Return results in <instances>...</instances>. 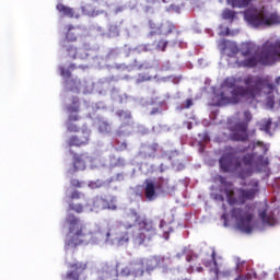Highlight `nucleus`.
I'll return each instance as SVG.
<instances>
[{
  "label": "nucleus",
  "instance_id": "31",
  "mask_svg": "<svg viewBox=\"0 0 280 280\" xmlns=\"http://www.w3.org/2000/svg\"><path fill=\"white\" fill-rule=\"evenodd\" d=\"M253 51H255V45H253V44H245L241 48V54H242V56H244V58L250 56L253 54Z\"/></svg>",
  "mask_w": 280,
  "mask_h": 280
},
{
  "label": "nucleus",
  "instance_id": "11",
  "mask_svg": "<svg viewBox=\"0 0 280 280\" xmlns=\"http://www.w3.org/2000/svg\"><path fill=\"white\" fill-rule=\"evenodd\" d=\"M85 207H89V211H104V209H112L115 211L117 206L113 201H108L102 197H95L94 199H88Z\"/></svg>",
  "mask_w": 280,
  "mask_h": 280
},
{
  "label": "nucleus",
  "instance_id": "39",
  "mask_svg": "<svg viewBox=\"0 0 280 280\" xmlns=\"http://www.w3.org/2000/svg\"><path fill=\"white\" fill-rule=\"evenodd\" d=\"M168 42L165 39H160L156 46V49H159V51H165V49L167 48Z\"/></svg>",
  "mask_w": 280,
  "mask_h": 280
},
{
  "label": "nucleus",
  "instance_id": "16",
  "mask_svg": "<svg viewBox=\"0 0 280 280\" xmlns=\"http://www.w3.org/2000/svg\"><path fill=\"white\" fill-rule=\"evenodd\" d=\"M66 51L68 58H70L71 60H84L89 58V52L86 51V48L77 47L73 44H67Z\"/></svg>",
  "mask_w": 280,
  "mask_h": 280
},
{
  "label": "nucleus",
  "instance_id": "18",
  "mask_svg": "<svg viewBox=\"0 0 280 280\" xmlns=\"http://www.w3.org/2000/svg\"><path fill=\"white\" fill-rule=\"evenodd\" d=\"M120 275L121 277H143L141 262H138L137 260L131 262L129 266L121 269Z\"/></svg>",
  "mask_w": 280,
  "mask_h": 280
},
{
  "label": "nucleus",
  "instance_id": "22",
  "mask_svg": "<svg viewBox=\"0 0 280 280\" xmlns=\"http://www.w3.org/2000/svg\"><path fill=\"white\" fill-rule=\"evenodd\" d=\"M86 159H89V154H73V167L75 171L78 170H86Z\"/></svg>",
  "mask_w": 280,
  "mask_h": 280
},
{
  "label": "nucleus",
  "instance_id": "49",
  "mask_svg": "<svg viewBox=\"0 0 280 280\" xmlns=\"http://www.w3.org/2000/svg\"><path fill=\"white\" fill-rule=\"evenodd\" d=\"M187 271L191 275L194 272V266L188 267Z\"/></svg>",
  "mask_w": 280,
  "mask_h": 280
},
{
  "label": "nucleus",
  "instance_id": "50",
  "mask_svg": "<svg viewBox=\"0 0 280 280\" xmlns=\"http://www.w3.org/2000/svg\"><path fill=\"white\" fill-rule=\"evenodd\" d=\"M276 84L279 86V84H280V77L276 78Z\"/></svg>",
  "mask_w": 280,
  "mask_h": 280
},
{
  "label": "nucleus",
  "instance_id": "21",
  "mask_svg": "<svg viewBox=\"0 0 280 280\" xmlns=\"http://www.w3.org/2000/svg\"><path fill=\"white\" fill-rule=\"evenodd\" d=\"M82 33V28L73 25L68 26V31L66 33V40L68 44L75 43L78 40V37Z\"/></svg>",
  "mask_w": 280,
  "mask_h": 280
},
{
  "label": "nucleus",
  "instance_id": "51",
  "mask_svg": "<svg viewBox=\"0 0 280 280\" xmlns=\"http://www.w3.org/2000/svg\"><path fill=\"white\" fill-rule=\"evenodd\" d=\"M258 161L261 163V161H264V155H259Z\"/></svg>",
  "mask_w": 280,
  "mask_h": 280
},
{
  "label": "nucleus",
  "instance_id": "55",
  "mask_svg": "<svg viewBox=\"0 0 280 280\" xmlns=\"http://www.w3.org/2000/svg\"><path fill=\"white\" fill-rule=\"evenodd\" d=\"M265 165H268V161H265V163H264Z\"/></svg>",
  "mask_w": 280,
  "mask_h": 280
},
{
  "label": "nucleus",
  "instance_id": "32",
  "mask_svg": "<svg viewBox=\"0 0 280 280\" xmlns=\"http://www.w3.org/2000/svg\"><path fill=\"white\" fill-rule=\"evenodd\" d=\"M98 131L102 132L103 135H108L109 132L113 131V127L107 121H101L98 124Z\"/></svg>",
  "mask_w": 280,
  "mask_h": 280
},
{
  "label": "nucleus",
  "instance_id": "3",
  "mask_svg": "<svg viewBox=\"0 0 280 280\" xmlns=\"http://www.w3.org/2000/svg\"><path fill=\"white\" fill-rule=\"evenodd\" d=\"M137 224L138 232L133 235L136 246H145L156 235L154 222L145 214L141 215L137 209H130L124 217L125 229H132Z\"/></svg>",
  "mask_w": 280,
  "mask_h": 280
},
{
  "label": "nucleus",
  "instance_id": "48",
  "mask_svg": "<svg viewBox=\"0 0 280 280\" xmlns=\"http://www.w3.org/2000/svg\"><path fill=\"white\" fill-rule=\"evenodd\" d=\"M255 144H256V145H259L260 148L264 147V142H259V141H258V142H256ZM255 144L253 145V148H255Z\"/></svg>",
  "mask_w": 280,
  "mask_h": 280
},
{
  "label": "nucleus",
  "instance_id": "41",
  "mask_svg": "<svg viewBox=\"0 0 280 280\" xmlns=\"http://www.w3.org/2000/svg\"><path fill=\"white\" fill-rule=\"evenodd\" d=\"M229 40H226V39H222L221 40V47H223V51H226V47H228V45H229Z\"/></svg>",
  "mask_w": 280,
  "mask_h": 280
},
{
  "label": "nucleus",
  "instance_id": "7",
  "mask_svg": "<svg viewBox=\"0 0 280 280\" xmlns=\"http://www.w3.org/2000/svg\"><path fill=\"white\" fill-rule=\"evenodd\" d=\"M245 21L252 27H272V25H280V15L270 13L264 9H249L245 11Z\"/></svg>",
  "mask_w": 280,
  "mask_h": 280
},
{
  "label": "nucleus",
  "instance_id": "44",
  "mask_svg": "<svg viewBox=\"0 0 280 280\" xmlns=\"http://www.w3.org/2000/svg\"><path fill=\"white\" fill-rule=\"evenodd\" d=\"M250 279L248 276H238L235 278V280H248Z\"/></svg>",
  "mask_w": 280,
  "mask_h": 280
},
{
  "label": "nucleus",
  "instance_id": "4",
  "mask_svg": "<svg viewBox=\"0 0 280 280\" xmlns=\"http://www.w3.org/2000/svg\"><path fill=\"white\" fill-rule=\"evenodd\" d=\"M280 60V40L265 42L260 47V52L258 56L253 55L245 60H237L236 65L243 67L244 69H255L257 65H262L264 67H270L275 62Z\"/></svg>",
  "mask_w": 280,
  "mask_h": 280
},
{
  "label": "nucleus",
  "instance_id": "40",
  "mask_svg": "<svg viewBox=\"0 0 280 280\" xmlns=\"http://www.w3.org/2000/svg\"><path fill=\"white\" fill-rule=\"evenodd\" d=\"M90 187H91V189H100V187H102V183H101L100 180H97V182H92V183L90 184Z\"/></svg>",
  "mask_w": 280,
  "mask_h": 280
},
{
  "label": "nucleus",
  "instance_id": "46",
  "mask_svg": "<svg viewBox=\"0 0 280 280\" xmlns=\"http://www.w3.org/2000/svg\"><path fill=\"white\" fill-rule=\"evenodd\" d=\"M198 145H199V152H205V144L202 142H199Z\"/></svg>",
  "mask_w": 280,
  "mask_h": 280
},
{
  "label": "nucleus",
  "instance_id": "20",
  "mask_svg": "<svg viewBox=\"0 0 280 280\" xmlns=\"http://www.w3.org/2000/svg\"><path fill=\"white\" fill-rule=\"evenodd\" d=\"M82 119L78 114H69L68 119L66 121V127L68 132H80V127L75 124V121H80Z\"/></svg>",
  "mask_w": 280,
  "mask_h": 280
},
{
  "label": "nucleus",
  "instance_id": "23",
  "mask_svg": "<svg viewBox=\"0 0 280 280\" xmlns=\"http://www.w3.org/2000/svg\"><path fill=\"white\" fill-rule=\"evenodd\" d=\"M257 126L261 132L272 135V131L270 130L272 128V118H262L260 121H258Z\"/></svg>",
  "mask_w": 280,
  "mask_h": 280
},
{
  "label": "nucleus",
  "instance_id": "2",
  "mask_svg": "<svg viewBox=\"0 0 280 280\" xmlns=\"http://www.w3.org/2000/svg\"><path fill=\"white\" fill-rule=\"evenodd\" d=\"M244 82L245 86H237L240 82ZM261 86H264V80L260 77H255L249 74L242 79L235 77H228L223 81L224 89H233L231 91V96H226L224 92L220 93V98L218 100L217 106H226V104H240L243 97H255L256 91H261Z\"/></svg>",
  "mask_w": 280,
  "mask_h": 280
},
{
  "label": "nucleus",
  "instance_id": "45",
  "mask_svg": "<svg viewBox=\"0 0 280 280\" xmlns=\"http://www.w3.org/2000/svg\"><path fill=\"white\" fill-rule=\"evenodd\" d=\"M215 200H220L221 202H224V196L215 195Z\"/></svg>",
  "mask_w": 280,
  "mask_h": 280
},
{
  "label": "nucleus",
  "instance_id": "42",
  "mask_svg": "<svg viewBox=\"0 0 280 280\" xmlns=\"http://www.w3.org/2000/svg\"><path fill=\"white\" fill-rule=\"evenodd\" d=\"M71 186L72 187H81L80 182L78 179H72L71 180Z\"/></svg>",
  "mask_w": 280,
  "mask_h": 280
},
{
  "label": "nucleus",
  "instance_id": "34",
  "mask_svg": "<svg viewBox=\"0 0 280 280\" xmlns=\"http://www.w3.org/2000/svg\"><path fill=\"white\" fill-rule=\"evenodd\" d=\"M160 229H162L165 240H168L170 238V232L172 231V228H170V224H167V222L162 220L160 222Z\"/></svg>",
  "mask_w": 280,
  "mask_h": 280
},
{
  "label": "nucleus",
  "instance_id": "17",
  "mask_svg": "<svg viewBox=\"0 0 280 280\" xmlns=\"http://www.w3.org/2000/svg\"><path fill=\"white\" fill-rule=\"evenodd\" d=\"M71 270L66 273L65 279L67 280H80V276L86 270V264L74 262L70 265Z\"/></svg>",
  "mask_w": 280,
  "mask_h": 280
},
{
  "label": "nucleus",
  "instance_id": "19",
  "mask_svg": "<svg viewBox=\"0 0 280 280\" xmlns=\"http://www.w3.org/2000/svg\"><path fill=\"white\" fill-rule=\"evenodd\" d=\"M144 185V196L147 200L150 202H152V200H156V189H159L156 183L152 182V179H145Z\"/></svg>",
  "mask_w": 280,
  "mask_h": 280
},
{
  "label": "nucleus",
  "instance_id": "28",
  "mask_svg": "<svg viewBox=\"0 0 280 280\" xmlns=\"http://www.w3.org/2000/svg\"><path fill=\"white\" fill-rule=\"evenodd\" d=\"M69 209L74 213H84V209L89 211V206H86V201H83V203H70Z\"/></svg>",
  "mask_w": 280,
  "mask_h": 280
},
{
  "label": "nucleus",
  "instance_id": "53",
  "mask_svg": "<svg viewBox=\"0 0 280 280\" xmlns=\"http://www.w3.org/2000/svg\"><path fill=\"white\" fill-rule=\"evenodd\" d=\"M197 272H202V267H197Z\"/></svg>",
  "mask_w": 280,
  "mask_h": 280
},
{
  "label": "nucleus",
  "instance_id": "38",
  "mask_svg": "<svg viewBox=\"0 0 280 280\" xmlns=\"http://www.w3.org/2000/svg\"><path fill=\"white\" fill-rule=\"evenodd\" d=\"M194 106V100L187 98L179 107L180 110L189 109Z\"/></svg>",
  "mask_w": 280,
  "mask_h": 280
},
{
  "label": "nucleus",
  "instance_id": "14",
  "mask_svg": "<svg viewBox=\"0 0 280 280\" xmlns=\"http://www.w3.org/2000/svg\"><path fill=\"white\" fill-rule=\"evenodd\" d=\"M115 233L112 236V244H117L118 246H124L130 242V237H135V232L130 229H127L125 231H120L119 229H114Z\"/></svg>",
  "mask_w": 280,
  "mask_h": 280
},
{
  "label": "nucleus",
  "instance_id": "13",
  "mask_svg": "<svg viewBox=\"0 0 280 280\" xmlns=\"http://www.w3.org/2000/svg\"><path fill=\"white\" fill-rule=\"evenodd\" d=\"M138 264H141L140 270H142V277L144 272L152 275L156 268L161 266L162 258L159 256H151L149 258H141L137 260Z\"/></svg>",
  "mask_w": 280,
  "mask_h": 280
},
{
  "label": "nucleus",
  "instance_id": "6",
  "mask_svg": "<svg viewBox=\"0 0 280 280\" xmlns=\"http://www.w3.org/2000/svg\"><path fill=\"white\" fill-rule=\"evenodd\" d=\"M221 184L220 191L225 194L229 205H245L247 200H253L257 194V189H243L236 190L237 197H235V191L233 190V184L226 180V177L219 176Z\"/></svg>",
  "mask_w": 280,
  "mask_h": 280
},
{
  "label": "nucleus",
  "instance_id": "26",
  "mask_svg": "<svg viewBox=\"0 0 280 280\" xmlns=\"http://www.w3.org/2000/svg\"><path fill=\"white\" fill-rule=\"evenodd\" d=\"M117 117L122 121L120 128H125V126H130V120L132 119V115L124 109L118 110L116 113Z\"/></svg>",
  "mask_w": 280,
  "mask_h": 280
},
{
  "label": "nucleus",
  "instance_id": "24",
  "mask_svg": "<svg viewBox=\"0 0 280 280\" xmlns=\"http://www.w3.org/2000/svg\"><path fill=\"white\" fill-rule=\"evenodd\" d=\"M203 266H206V268H211V266H214V268H212L211 270L213 271L214 276L219 277L220 275V268H218V260H215V250L212 252L211 254V259L210 260H203Z\"/></svg>",
  "mask_w": 280,
  "mask_h": 280
},
{
  "label": "nucleus",
  "instance_id": "54",
  "mask_svg": "<svg viewBox=\"0 0 280 280\" xmlns=\"http://www.w3.org/2000/svg\"><path fill=\"white\" fill-rule=\"evenodd\" d=\"M79 69H86V67H84V66H79Z\"/></svg>",
  "mask_w": 280,
  "mask_h": 280
},
{
  "label": "nucleus",
  "instance_id": "33",
  "mask_svg": "<svg viewBox=\"0 0 280 280\" xmlns=\"http://www.w3.org/2000/svg\"><path fill=\"white\" fill-rule=\"evenodd\" d=\"M74 69H78L77 65L75 63H71L69 66V69H65V67H61L60 68V75L62 78H70L71 77V71H74Z\"/></svg>",
  "mask_w": 280,
  "mask_h": 280
},
{
  "label": "nucleus",
  "instance_id": "15",
  "mask_svg": "<svg viewBox=\"0 0 280 280\" xmlns=\"http://www.w3.org/2000/svg\"><path fill=\"white\" fill-rule=\"evenodd\" d=\"M97 280H119V271L115 266L105 262L98 271Z\"/></svg>",
  "mask_w": 280,
  "mask_h": 280
},
{
  "label": "nucleus",
  "instance_id": "10",
  "mask_svg": "<svg viewBox=\"0 0 280 280\" xmlns=\"http://www.w3.org/2000/svg\"><path fill=\"white\" fill-rule=\"evenodd\" d=\"M149 37L152 38V36H170L174 30H176V25L174 23L166 21L161 23L160 25H156V23L150 21L149 22Z\"/></svg>",
  "mask_w": 280,
  "mask_h": 280
},
{
  "label": "nucleus",
  "instance_id": "1",
  "mask_svg": "<svg viewBox=\"0 0 280 280\" xmlns=\"http://www.w3.org/2000/svg\"><path fill=\"white\" fill-rule=\"evenodd\" d=\"M69 224V232L67 235L66 246H80V244H113V235H115V228L105 226L98 228L94 232H90L86 225L82 223L80 218L70 213L66 218Z\"/></svg>",
  "mask_w": 280,
  "mask_h": 280
},
{
  "label": "nucleus",
  "instance_id": "30",
  "mask_svg": "<svg viewBox=\"0 0 280 280\" xmlns=\"http://www.w3.org/2000/svg\"><path fill=\"white\" fill-rule=\"evenodd\" d=\"M232 8H248L250 0H228Z\"/></svg>",
  "mask_w": 280,
  "mask_h": 280
},
{
  "label": "nucleus",
  "instance_id": "12",
  "mask_svg": "<svg viewBox=\"0 0 280 280\" xmlns=\"http://www.w3.org/2000/svg\"><path fill=\"white\" fill-rule=\"evenodd\" d=\"M91 141V130L88 128L82 129V131L78 135L71 136L67 143L69 148H84V145H89Z\"/></svg>",
  "mask_w": 280,
  "mask_h": 280
},
{
  "label": "nucleus",
  "instance_id": "43",
  "mask_svg": "<svg viewBox=\"0 0 280 280\" xmlns=\"http://www.w3.org/2000/svg\"><path fill=\"white\" fill-rule=\"evenodd\" d=\"M221 220L224 221V226H226V225H228L226 222H229L226 213H223V214L221 215Z\"/></svg>",
  "mask_w": 280,
  "mask_h": 280
},
{
  "label": "nucleus",
  "instance_id": "36",
  "mask_svg": "<svg viewBox=\"0 0 280 280\" xmlns=\"http://www.w3.org/2000/svg\"><path fill=\"white\" fill-rule=\"evenodd\" d=\"M225 21H234L235 20V11L231 9H225L222 14Z\"/></svg>",
  "mask_w": 280,
  "mask_h": 280
},
{
  "label": "nucleus",
  "instance_id": "47",
  "mask_svg": "<svg viewBox=\"0 0 280 280\" xmlns=\"http://www.w3.org/2000/svg\"><path fill=\"white\" fill-rule=\"evenodd\" d=\"M267 89H269V91H275V84L268 83Z\"/></svg>",
  "mask_w": 280,
  "mask_h": 280
},
{
  "label": "nucleus",
  "instance_id": "27",
  "mask_svg": "<svg viewBox=\"0 0 280 280\" xmlns=\"http://www.w3.org/2000/svg\"><path fill=\"white\" fill-rule=\"evenodd\" d=\"M69 115H78L80 113V98L73 97L72 103L67 106Z\"/></svg>",
  "mask_w": 280,
  "mask_h": 280
},
{
  "label": "nucleus",
  "instance_id": "8",
  "mask_svg": "<svg viewBox=\"0 0 280 280\" xmlns=\"http://www.w3.org/2000/svg\"><path fill=\"white\" fill-rule=\"evenodd\" d=\"M253 121V114L250 110L244 112V121L236 122L230 127L232 133L230 139L232 141H248V122Z\"/></svg>",
  "mask_w": 280,
  "mask_h": 280
},
{
  "label": "nucleus",
  "instance_id": "9",
  "mask_svg": "<svg viewBox=\"0 0 280 280\" xmlns=\"http://www.w3.org/2000/svg\"><path fill=\"white\" fill-rule=\"evenodd\" d=\"M231 217L236 220V226L242 233H253V214L240 208L231 210Z\"/></svg>",
  "mask_w": 280,
  "mask_h": 280
},
{
  "label": "nucleus",
  "instance_id": "37",
  "mask_svg": "<svg viewBox=\"0 0 280 280\" xmlns=\"http://www.w3.org/2000/svg\"><path fill=\"white\" fill-rule=\"evenodd\" d=\"M71 200H83V202L89 201V199H86V197L84 195H82V192L74 190L71 194Z\"/></svg>",
  "mask_w": 280,
  "mask_h": 280
},
{
  "label": "nucleus",
  "instance_id": "35",
  "mask_svg": "<svg viewBox=\"0 0 280 280\" xmlns=\"http://www.w3.org/2000/svg\"><path fill=\"white\" fill-rule=\"evenodd\" d=\"M259 218L262 220L264 224H272V222H275V219L271 215H268L266 210L259 212Z\"/></svg>",
  "mask_w": 280,
  "mask_h": 280
},
{
  "label": "nucleus",
  "instance_id": "52",
  "mask_svg": "<svg viewBox=\"0 0 280 280\" xmlns=\"http://www.w3.org/2000/svg\"><path fill=\"white\" fill-rule=\"evenodd\" d=\"M154 113H159V109H158V108L153 109V110L151 112V115H154Z\"/></svg>",
  "mask_w": 280,
  "mask_h": 280
},
{
  "label": "nucleus",
  "instance_id": "25",
  "mask_svg": "<svg viewBox=\"0 0 280 280\" xmlns=\"http://www.w3.org/2000/svg\"><path fill=\"white\" fill-rule=\"evenodd\" d=\"M56 10L60 13L63 14V16H68V19H73L75 16V11L71 7H67L62 3H58L56 5Z\"/></svg>",
  "mask_w": 280,
  "mask_h": 280
},
{
  "label": "nucleus",
  "instance_id": "5",
  "mask_svg": "<svg viewBox=\"0 0 280 280\" xmlns=\"http://www.w3.org/2000/svg\"><path fill=\"white\" fill-rule=\"evenodd\" d=\"M255 153H247L243 158L237 155V149L233 147H225L221 158L219 159V167L225 174H235L242 170V163L245 167H253L255 165Z\"/></svg>",
  "mask_w": 280,
  "mask_h": 280
},
{
  "label": "nucleus",
  "instance_id": "29",
  "mask_svg": "<svg viewBox=\"0 0 280 280\" xmlns=\"http://www.w3.org/2000/svg\"><path fill=\"white\" fill-rule=\"evenodd\" d=\"M176 257L177 259H183V257H185L186 261L189 262L194 259V252L188 248H184L182 252L177 253Z\"/></svg>",
  "mask_w": 280,
  "mask_h": 280
}]
</instances>
